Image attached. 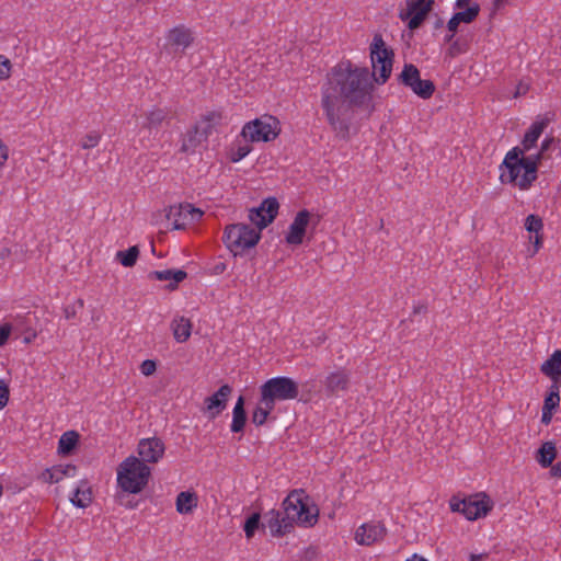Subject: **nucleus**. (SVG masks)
I'll list each match as a JSON object with an SVG mask.
<instances>
[{
	"instance_id": "1",
	"label": "nucleus",
	"mask_w": 561,
	"mask_h": 561,
	"mask_svg": "<svg viewBox=\"0 0 561 561\" xmlns=\"http://www.w3.org/2000/svg\"><path fill=\"white\" fill-rule=\"evenodd\" d=\"M373 83L366 67L342 60L328 73L321 88V108L335 137L348 140L353 128L354 107L369 112Z\"/></svg>"
},
{
	"instance_id": "2",
	"label": "nucleus",
	"mask_w": 561,
	"mask_h": 561,
	"mask_svg": "<svg viewBox=\"0 0 561 561\" xmlns=\"http://www.w3.org/2000/svg\"><path fill=\"white\" fill-rule=\"evenodd\" d=\"M308 496L302 490L291 491L283 501V511L271 510L264 515L263 527L268 528L272 537L289 534L294 525L312 527L318 522V508H311L305 502Z\"/></svg>"
},
{
	"instance_id": "3",
	"label": "nucleus",
	"mask_w": 561,
	"mask_h": 561,
	"mask_svg": "<svg viewBox=\"0 0 561 561\" xmlns=\"http://www.w3.org/2000/svg\"><path fill=\"white\" fill-rule=\"evenodd\" d=\"M151 470L139 458L127 457L117 469L118 485L126 492L139 493L148 483Z\"/></svg>"
},
{
	"instance_id": "4",
	"label": "nucleus",
	"mask_w": 561,
	"mask_h": 561,
	"mask_svg": "<svg viewBox=\"0 0 561 561\" xmlns=\"http://www.w3.org/2000/svg\"><path fill=\"white\" fill-rule=\"evenodd\" d=\"M261 239V233L247 224H231L224 229L222 242L233 254L239 255L254 248Z\"/></svg>"
},
{
	"instance_id": "5",
	"label": "nucleus",
	"mask_w": 561,
	"mask_h": 561,
	"mask_svg": "<svg viewBox=\"0 0 561 561\" xmlns=\"http://www.w3.org/2000/svg\"><path fill=\"white\" fill-rule=\"evenodd\" d=\"M392 57L393 53L386 47L381 35L376 34L370 45V59L373 66L371 76L378 84H383L390 77Z\"/></svg>"
},
{
	"instance_id": "6",
	"label": "nucleus",
	"mask_w": 561,
	"mask_h": 561,
	"mask_svg": "<svg viewBox=\"0 0 561 561\" xmlns=\"http://www.w3.org/2000/svg\"><path fill=\"white\" fill-rule=\"evenodd\" d=\"M260 394L264 400L276 404L277 401H289L298 398V383L289 377H274L260 387Z\"/></svg>"
},
{
	"instance_id": "7",
	"label": "nucleus",
	"mask_w": 561,
	"mask_h": 561,
	"mask_svg": "<svg viewBox=\"0 0 561 561\" xmlns=\"http://www.w3.org/2000/svg\"><path fill=\"white\" fill-rule=\"evenodd\" d=\"M493 507V502L485 493H479L463 500L453 497L450 508L453 512H459L469 520H476L484 517Z\"/></svg>"
},
{
	"instance_id": "8",
	"label": "nucleus",
	"mask_w": 561,
	"mask_h": 561,
	"mask_svg": "<svg viewBox=\"0 0 561 561\" xmlns=\"http://www.w3.org/2000/svg\"><path fill=\"white\" fill-rule=\"evenodd\" d=\"M399 81L410 88L419 98L427 100L435 92V84L431 80H422L420 70L413 64H405Z\"/></svg>"
},
{
	"instance_id": "9",
	"label": "nucleus",
	"mask_w": 561,
	"mask_h": 561,
	"mask_svg": "<svg viewBox=\"0 0 561 561\" xmlns=\"http://www.w3.org/2000/svg\"><path fill=\"white\" fill-rule=\"evenodd\" d=\"M278 122L273 117L266 119L256 118L247 123L241 131L244 139L250 141H270L277 137L276 129Z\"/></svg>"
},
{
	"instance_id": "10",
	"label": "nucleus",
	"mask_w": 561,
	"mask_h": 561,
	"mask_svg": "<svg viewBox=\"0 0 561 561\" xmlns=\"http://www.w3.org/2000/svg\"><path fill=\"white\" fill-rule=\"evenodd\" d=\"M279 204L275 197L265 198L259 207L249 210V220L257 231L266 228L277 216Z\"/></svg>"
},
{
	"instance_id": "11",
	"label": "nucleus",
	"mask_w": 561,
	"mask_h": 561,
	"mask_svg": "<svg viewBox=\"0 0 561 561\" xmlns=\"http://www.w3.org/2000/svg\"><path fill=\"white\" fill-rule=\"evenodd\" d=\"M203 214L199 208H195L191 204H180L170 206L167 218L171 221L173 229L181 230L185 229L187 225L198 221Z\"/></svg>"
},
{
	"instance_id": "12",
	"label": "nucleus",
	"mask_w": 561,
	"mask_h": 561,
	"mask_svg": "<svg viewBox=\"0 0 561 561\" xmlns=\"http://www.w3.org/2000/svg\"><path fill=\"white\" fill-rule=\"evenodd\" d=\"M434 0H410L407 11L400 13L401 20H409L408 27L416 30L421 26L427 14L432 11Z\"/></svg>"
},
{
	"instance_id": "13",
	"label": "nucleus",
	"mask_w": 561,
	"mask_h": 561,
	"mask_svg": "<svg viewBox=\"0 0 561 561\" xmlns=\"http://www.w3.org/2000/svg\"><path fill=\"white\" fill-rule=\"evenodd\" d=\"M520 156L523 150H519V147H514L506 153L502 163V168L506 170L501 173L502 182H515L519 186L522 171L525 172V162L522 161Z\"/></svg>"
},
{
	"instance_id": "14",
	"label": "nucleus",
	"mask_w": 561,
	"mask_h": 561,
	"mask_svg": "<svg viewBox=\"0 0 561 561\" xmlns=\"http://www.w3.org/2000/svg\"><path fill=\"white\" fill-rule=\"evenodd\" d=\"M387 536V528L381 522L360 525L355 533V540L360 546H373L381 542Z\"/></svg>"
},
{
	"instance_id": "15",
	"label": "nucleus",
	"mask_w": 561,
	"mask_h": 561,
	"mask_svg": "<svg viewBox=\"0 0 561 561\" xmlns=\"http://www.w3.org/2000/svg\"><path fill=\"white\" fill-rule=\"evenodd\" d=\"M232 388L229 385H222L213 396L204 400V412L209 420H215L227 407Z\"/></svg>"
},
{
	"instance_id": "16",
	"label": "nucleus",
	"mask_w": 561,
	"mask_h": 561,
	"mask_svg": "<svg viewBox=\"0 0 561 561\" xmlns=\"http://www.w3.org/2000/svg\"><path fill=\"white\" fill-rule=\"evenodd\" d=\"M138 455L139 459L146 462H158L164 455V444L158 437L142 438L138 443Z\"/></svg>"
},
{
	"instance_id": "17",
	"label": "nucleus",
	"mask_w": 561,
	"mask_h": 561,
	"mask_svg": "<svg viewBox=\"0 0 561 561\" xmlns=\"http://www.w3.org/2000/svg\"><path fill=\"white\" fill-rule=\"evenodd\" d=\"M309 220L310 213L307 209L297 213L285 237L288 244L299 245L302 243Z\"/></svg>"
},
{
	"instance_id": "18",
	"label": "nucleus",
	"mask_w": 561,
	"mask_h": 561,
	"mask_svg": "<svg viewBox=\"0 0 561 561\" xmlns=\"http://www.w3.org/2000/svg\"><path fill=\"white\" fill-rule=\"evenodd\" d=\"M545 157V152L539 150L535 154L527 157L520 156L522 161L525 162V172L519 180V188L527 190L530 187L534 181L537 179L538 165Z\"/></svg>"
},
{
	"instance_id": "19",
	"label": "nucleus",
	"mask_w": 561,
	"mask_h": 561,
	"mask_svg": "<svg viewBox=\"0 0 561 561\" xmlns=\"http://www.w3.org/2000/svg\"><path fill=\"white\" fill-rule=\"evenodd\" d=\"M540 371L551 379L552 383L561 385V351L556 350L540 366Z\"/></svg>"
},
{
	"instance_id": "20",
	"label": "nucleus",
	"mask_w": 561,
	"mask_h": 561,
	"mask_svg": "<svg viewBox=\"0 0 561 561\" xmlns=\"http://www.w3.org/2000/svg\"><path fill=\"white\" fill-rule=\"evenodd\" d=\"M350 382V376L344 370L333 371L327 376L324 380V388L329 396H334L339 391L347 389Z\"/></svg>"
},
{
	"instance_id": "21",
	"label": "nucleus",
	"mask_w": 561,
	"mask_h": 561,
	"mask_svg": "<svg viewBox=\"0 0 561 561\" xmlns=\"http://www.w3.org/2000/svg\"><path fill=\"white\" fill-rule=\"evenodd\" d=\"M168 41L171 45L185 49L192 44L193 36L188 28L176 26L169 32Z\"/></svg>"
},
{
	"instance_id": "22",
	"label": "nucleus",
	"mask_w": 561,
	"mask_h": 561,
	"mask_svg": "<svg viewBox=\"0 0 561 561\" xmlns=\"http://www.w3.org/2000/svg\"><path fill=\"white\" fill-rule=\"evenodd\" d=\"M173 336L179 343L186 342L192 332V322L185 317L175 318L171 323Z\"/></svg>"
},
{
	"instance_id": "23",
	"label": "nucleus",
	"mask_w": 561,
	"mask_h": 561,
	"mask_svg": "<svg viewBox=\"0 0 561 561\" xmlns=\"http://www.w3.org/2000/svg\"><path fill=\"white\" fill-rule=\"evenodd\" d=\"M556 458L557 448L553 442H545L536 454V460L542 468H551Z\"/></svg>"
},
{
	"instance_id": "24",
	"label": "nucleus",
	"mask_w": 561,
	"mask_h": 561,
	"mask_svg": "<svg viewBox=\"0 0 561 561\" xmlns=\"http://www.w3.org/2000/svg\"><path fill=\"white\" fill-rule=\"evenodd\" d=\"M198 499L194 492L183 491L176 496V511L180 514H190L197 506Z\"/></svg>"
},
{
	"instance_id": "25",
	"label": "nucleus",
	"mask_w": 561,
	"mask_h": 561,
	"mask_svg": "<svg viewBox=\"0 0 561 561\" xmlns=\"http://www.w3.org/2000/svg\"><path fill=\"white\" fill-rule=\"evenodd\" d=\"M247 422V413L244 410V398L240 396L236 402V405L232 410V423H231V432L239 433L242 432Z\"/></svg>"
},
{
	"instance_id": "26",
	"label": "nucleus",
	"mask_w": 561,
	"mask_h": 561,
	"mask_svg": "<svg viewBox=\"0 0 561 561\" xmlns=\"http://www.w3.org/2000/svg\"><path fill=\"white\" fill-rule=\"evenodd\" d=\"M221 115L216 112H211L205 115L196 125L199 138L207 140L208 136L213 133L214 127L220 122Z\"/></svg>"
},
{
	"instance_id": "27",
	"label": "nucleus",
	"mask_w": 561,
	"mask_h": 561,
	"mask_svg": "<svg viewBox=\"0 0 561 561\" xmlns=\"http://www.w3.org/2000/svg\"><path fill=\"white\" fill-rule=\"evenodd\" d=\"M186 272L182 270L153 271L149 274L150 278L158 280H173L174 284L170 285L171 288H175L179 283L186 278Z\"/></svg>"
},
{
	"instance_id": "28",
	"label": "nucleus",
	"mask_w": 561,
	"mask_h": 561,
	"mask_svg": "<svg viewBox=\"0 0 561 561\" xmlns=\"http://www.w3.org/2000/svg\"><path fill=\"white\" fill-rule=\"evenodd\" d=\"M274 404L264 400V397L261 396L259 404L252 413V422L256 426H262L266 422L270 413L274 410Z\"/></svg>"
},
{
	"instance_id": "29",
	"label": "nucleus",
	"mask_w": 561,
	"mask_h": 561,
	"mask_svg": "<svg viewBox=\"0 0 561 561\" xmlns=\"http://www.w3.org/2000/svg\"><path fill=\"white\" fill-rule=\"evenodd\" d=\"M70 501L75 506L80 508L89 506L92 502V492L90 486L85 482L81 483V485L75 490Z\"/></svg>"
},
{
	"instance_id": "30",
	"label": "nucleus",
	"mask_w": 561,
	"mask_h": 561,
	"mask_svg": "<svg viewBox=\"0 0 561 561\" xmlns=\"http://www.w3.org/2000/svg\"><path fill=\"white\" fill-rule=\"evenodd\" d=\"M169 118V114L165 110L154 107L146 113V122L144 123V128L153 129L158 128Z\"/></svg>"
},
{
	"instance_id": "31",
	"label": "nucleus",
	"mask_w": 561,
	"mask_h": 561,
	"mask_svg": "<svg viewBox=\"0 0 561 561\" xmlns=\"http://www.w3.org/2000/svg\"><path fill=\"white\" fill-rule=\"evenodd\" d=\"M79 440V434L76 431L64 433L58 442V453L60 455H69Z\"/></svg>"
},
{
	"instance_id": "32",
	"label": "nucleus",
	"mask_w": 561,
	"mask_h": 561,
	"mask_svg": "<svg viewBox=\"0 0 561 561\" xmlns=\"http://www.w3.org/2000/svg\"><path fill=\"white\" fill-rule=\"evenodd\" d=\"M198 130L194 126L193 129L188 130L182 140L181 151L190 153L194 152L195 149L206 141L204 138H199Z\"/></svg>"
},
{
	"instance_id": "33",
	"label": "nucleus",
	"mask_w": 561,
	"mask_h": 561,
	"mask_svg": "<svg viewBox=\"0 0 561 561\" xmlns=\"http://www.w3.org/2000/svg\"><path fill=\"white\" fill-rule=\"evenodd\" d=\"M454 15L460 23H472L480 13V4L473 2L471 5L466 7L465 9H458Z\"/></svg>"
},
{
	"instance_id": "34",
	"label": "nucleus",
	"mask_w": 561,
	"mask_h": 561,
	"mask_svg": "<svg viewBox=\"0 0 561 561\" xmlns=\"http://www.w3.org/2000/svg\"><path fill=\"white\" fill-rule=\"evenodd\" d=\"M552 116H549V114H545L543 116L538 117V119L530 125V127L526 131V135L533 137L538 141L539 137L548 127V125L552 122Z\"/></svg>"
},
{
	"instance_id": "35",
	"label": "nucleus",
	"mask_w": 561,
	"mask_h": 561,
	"mask_svg": "<svg viewBox=\"0 0 561 561\" xmlns=\"http://www.w3.org/2000/svg\"><path fill=\"white\" fill-rule=\"evenodd\" d=\"M138 256H139V249L136 245L130 247L126 251H118L116 253L117 261L125 267L134 266L137 262Z\"/></svg>"
},
{
	"instance_id": "36",
	"label": "nucleus",
	"mask_w": 561,
	"mask_h": 561,
	"mask_svg": "<svg viewBox=\"0 0 561 561\" xmlns=\"http://www.w3.org/2000/svg\"><path fill=\"white\" fill-rule=\"evenodd\" d=\"M560 386L561 385L551 383V386L549 387V392L545 398L542 409H545L547 411L548 410L554 411L559 407V404H560Z\"/></svg>"
},
{
	"instance_id": "37",
	"label": "nucleus",
	"mask_w": 561,
	"mask_h": 561,
	"mask_svg": "<svg viewBox=\"0 0 561 561\" xmlns=\"http://www.w3.org/2000/svg\"><path fill=\"white\" fill-rule=\"evenodd\" d=\"M260 519L261 516L259 513H253L244 524V533L248 539L252 538L254 536V533L260 527Z\"/></svg>"
},
{
	"instance_id": "38",
	"label": "nucleus",
	"mask_w": 561,
	"mask_h": 561,
	"mask_svg": "<svg viewBox=\"0 0 561 561\" xmlns=\"http://www.w3.org/2000/svg\"><path fill=\"white\" fill-rule=\"evenodd\" d=\"M543 224L539 216L537 215H529L527 216L525 220V228L529 232L539 233V231L542 229Z\"/></svg>"
},
{
	"instance_id": "39",
	"label": "nucleus",
	"mask_w": 561,
	"mask_h": 561,
	"mask_svg": "<svg viewBox=\"0 0 561 561\" xmlns=\"http://www.w3.org/2000/svg\"><path fill=\"white\" fill-rule=\"evenodd\" d=\"M100 140H101V134H99L96 131H91L82 138L81 147L83 149L94 148L99 145Z\"/></svg>"
},
{
	"instance_id": "40",
	"label": "nucleus",
	"mask_w": 561,
	"mask_h": 561,
	"mask_svg": "<svg viewBox=\"0 0 561 561\" xmlns=\"http://www.w3.org/2000/svg\"><path fill=\"white\" fill-rule=\"evenodd\" d=\"M11 68V61L3 55H0V80H7L10 78Z\"/></svg>"
},
{
	"instance_id": "41",
	"label": "nucleus",
	"mask_w": 561,
	"mask_h": 561,
	"mask_svg": "<svg viewBox=\"0 0 561 561\" xmlns=\"http://www.w3.org/2000/svg\"><path fill=\"white\" fill-rule=\"evenodd\" d=\"M251 151V147L249 145L239 146L232 153V161L238 162L247 157Z\"/></svg>"
},
{
	"instance_id": "42",
	"label": "nucleus",
	"mask_w": 561,
	"mask_h": 561,
	"mask_svg": "<svg viewBox=\"0 0 561 561\" xmlns=\"http://www.w3.org/2000/svg\"><path fill=\"white\" fill-rule=\"evenodd\" d=\"M157 369V365L154 360L146 359L140 365V371L145 376H151Z\"/></svg>"
},
{
	"instance_id": "43",
	"label": "nucleus",
	"mask_w": 561,
	"mask_h": 561,
	"mask_svg": "<svg viewBox=\"0 0 561 561\" xmlns=\"http://www.w3.org/2000/svg\"><path fill=\"white\" fill-rule=\"evenodd\" d=\"M537 146V140L534 139L530 136L524 135V138L522 140V147H519V150H523V156L535 148Z\"/></svg>"
},
{
	"instance_id": "44",
	"label": "nucleus",
	"mask_w": 561,
	"mask_h": 561,
	"mask_svg": "<svg viewBox=\"0 0 561 561\" xmlns=\"http://www.w3.org/2000/svg\"><path fill=\"white\" fill-rule=\"evenodd\" d=\"M9 401V388L0 380V410L3 409Z\"/></svg>"
},
{
	"instance_id": "45",
	"label": "nucleus",
	"mask_w": 561,
	"mask_h": 561,
	"mask_svg": "<svg viewBox=\"0 0 561 561\" xmlns=\"http://www.w3.org/2000/svg\"><path fill=\"white\" fill-rule=\"evenodd\" d=\"M11 333V325L5 323L3 325H0V347L3 346Z\"/></svg>"
},
{
	"instance_id": "46",
	"label": "nucleus",
	"mask_w": 561,
	"mask_h": 561,
	"mask_svg": "<svg viewBox=\"0 0 561 561\" xmlns=\"http://www.w3.org/2000/svg\"><path fill=\"white\" fill-rule=\"evenodd\" d=\"M9 157V149L7 145L0 141V167L4 165Z\"/></svg>"
},
{
	"instance_id": "47",
	"label": "nucleus",
	"mask_w": 561,
	"mask_h": 561,
	"mask_svg": "<svg viewBox=\"0 0 561 561\" xmlns=\"http://www.w3.org/2000/svg\"><path fill=\"white\" fill-rule=\"evenodd\" d=\"M529 90V84L525 82H519L516 87V91L514 93V98H518L525 95Z\"/></svg>"
},
{
	"instance_id": "48",
	"label": "nucleus",
	"mask_w": 561,
	"mask_h": 561,
	"mask_svg": "<svg viewBox=\"0 0 561 561\" xmlns=\"http://www.w3.org/2000/svg\"><path fill=\"white\" fill-rule=\"evenodd\" d=\"M553 144H554V137L547 136L543 139V141L541 142L540 150L546 153Z\"/></svg>"
},
{
	"instance_id": "49",
	"label": "nucleus",
	"mask_w": 561,
	"mask_h": 561,
	"mask_svg": "<svg viewBox=\"0 0 561 561\" xmlns=\"http://www.w3.org/2000/svg\"><path fill=\"white\" fill-rule=\"evenodd\" d=\"M42 479L44 482L46 483H57V481H55V476L51 471V468L49 469H46L43 473H42Z\"/></svg>"
},
{
	"instance_id": "50",
	"label": "nucleus",
	"mask_w": 561,
	"mask_h": 561,
	"mask_svg": "<svg viewBox=\"0 0 561 561\" xmlns=\"http://www.w3.org/2000/svg\"><path fill=\"white\" fill-rule=\"evenodd\" d=\"M459 24L460 22L455 18V15H453L450 20L447 22L448 32L456 33L458 31Z\"/></svg>"
},
{
	"instance_id": "51",
	"label": "nucleus",
	"mask_w": 561,
	"mask_h": 561,
	"mask_svg": "<svg viewBox=\"0 0 561 561\" xmlns=\"http://www.w3.org/2000/svg\"><path fill=\"white\" fill-rule=\"evenodd\" d=\"M62 470H64V466L62 465L54 466L51 468V471H53V473L55 476V481L59 482L60 480L64 479Z\"/></svg>"
},
{
	"instance_id": "52",
	"label": "nucleus",
	"mask_w": 561,
	"mask_h": 561,
	"mask_svg": "<svg viewBox=\"0 0 561 561\" xmlns=\"http://www.w3.org/2000/svg\"><path fill=\"white\" fill-rule=\"evenodd\" d=\"M77 471L76 466L73 465H66L64 466L62 476L65 477H73Z\"/></svg>"
},
{
	"instance_id": "53",
	"label": "nucleus",
	"mask_w": 561,
	"mask_h": 561,
	"mask_svg": "<svg viewBox=\"0 0 561 561\" xmlns=\"http://www.w3.org/2000/svg\"><path fill=\"white\" fill-rule=\"evenodd\" d=\"M552 414H553V411L551 410H545L542 409V414H541V422L546 425H548L551 420H552Z\"/></svg>"
},
{
	"instance_id": "54",
	"label": "nucleus",
	"mask_w": 561,
	"mask_h": 561,
	"mask_svg": "<svg viewBox=\"0 0 561 561\" xmlns=\"http://www.w3.org/2000/svg\"><path fill=\"white\" fill-rule=\"evenodd\" d=\"M550 474L551 477L561 478V460L551 467Z\"/></svg>"
},
{
	"instance_id": "55",
	"label": "nucleus",
	"mask_w": 561,
	"mask_h": 561,
	"mask_svg": "<svg viewBox=\"0 0 561 561\" xmlns=\"http://www.w3.org/2000/svg\"><path fill=\"white\" fill-rule=\"evenodd\" d=\"M76 314H77V311H76L75 306H67L65 308V317H66V319H72V318L76 317Z\"/></svg>"
},
{
	"instance_id": "56",
	"label": "nucleus",
	"mask_w": 561,
	"mask_h": 561,
	"mask_svg": "<svg viewBox=\"0 0 561 561\" xmlns=\"http://www.w3.org/2000/svg\"><path fill=\"white\" fill-rule=\"evenodd\" d=\"M534 244H535V249H534L531 255L537 253L542 244V238H541V236H539V233H536Z\"/></svg>"
},
{
	"instance_id": "57",
	"label": "nucleus",
	"mask_w": 561,
	"mask_h": 561,
	"mask_svg": "<svg viewBox=\"0 0 561 561\" xmlns=\"http://www.w3.org/2000/svg\"><path fill=\"white\" fill-rule=\"evenodd\" d=\"M470 0H456L455 8L456 9H465L468 5H471Z\"/></svg>"
},
{
	"instance_id": "58",
	"label": "nucleus",
	"mask_w": 561,
	"mask_h": 561,
	"mask_svg": "<svg viewBox=\"0 0 561 561\" xmlns=\"http://www.w3.org/2000/svg\"><path fill=\"white\" fill-rule=\"evenodd\" d=\"M486 558V554L485 553H480V554H471L470 556V561H484Z\"/></svg>"
},
{
	"instance_id": "59",
	"label": "nucleus",
	"mask_w": 561,
	"mask_h": 561,
	"mask_svg": "<svg viewBox=\"0 0 561 561\" xmlns=\"http://www.w3.org/2000/svg\"><path fill=\"white\" fill-rule=\"evenodd\" d=\"M405 561H427L424 557L414 553L410 559H407Z\"/></svg>"
},
{
	"instance_id": "60",
	"label": "nucleus",
	"mask_w": 561,
	"mask_h": 561,
	"mask_svg": "<svg viewBox=\"0 0 561 561\" xmlns=\"http://www.w3.org/2000/svg\"><path fill=\"white\" fill-rule=\"evenodd\" d=\"M456 33H453V32H448V34L445 36V42L446 43H450L454 38Z\"/></svg>"
},
{
	"instance_id": "61",
	"label": "nucleus",
	"mask_w": 561,
	"mask_h": 561,
	"mask_svg": "<svg viewBox=\"0 0 561 561\" xmlns=\"http://www.w3.org/2000/svg\"><path fill=\"white\" fill-rule=\"evenodd\" d=\"M76 305H77L79 308H83V306H84V301H83V299L79 298V299L76 301Z\"/></svg>"
},
{
	"instance_id": "62",
	"label": "nucleus",
	"mask_w": 561,
	"mask_h": 561,
	"mask_svg": "<svg viewBox=\"0 0 561 561\" xmlns=\"http://www.w3.org/2000/svg\"><path fill=\"white\" fill-rule=\"evenodd\" d=\"M442 24H443V21L438 20L437 23H436V27H439Z\"/></svg>"
}]
</instances>
